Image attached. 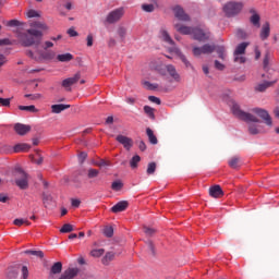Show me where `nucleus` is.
<instances>
[{"label": "nucleus", "instance_id": "obj_18", "mask_svg": "<svg viewBox=\"0 0 279 279\" xmlns=\"http://www.w3.org/2000/svg\"><path fill=\"white\" fill-rule=\"evenodd\" d=\"M174 27L177 29V32H179V34H183L184 36H189L191 34H193L194 29L191 26H184L182 24H174Z\"/></svg>", "mask_w": 279, "mask_h": 279}, {"label": "nucleus", "instance_id": "obj_40", "mask_svg": "<svg viewBox=\"0 0 279 279\" xmlns=\"http://www.w3.org/2000/svg\"><path fill=\"white\" fill-rule=\"evenodd\" d=\"M146 173L148 175H154V173H156V162H149L148 163Z\"/></svg>", "mask_w": 279, "mask_h": 279}, {"label": "nucleus", "instance_id": "obj_44", "mask_svg": "<svg viewBox=\"0 0 279 279\" xmlns=\"http://www.w3.org/2000/svg\"><path fill=\"white\" fill-rule=\"evenodd\" d=\"M236 38H240L241 40H245L247 38V33L243 31V28H239L235 33Z\"/></svg>", "mask_w": 279, "mask_h": 279}, {"label": "nucleus", "instance_id": "obj_43", "mask_svg": "<svg viewBox=\"0 0 279 279\" xmlns=\"http://www.w3.org/2000/svg\"><path fill=\"white\" fill-rule=\"evenodd\" d=\"M106 251L104 250V248H96V250H93L92 252H90V254H92V256L94 257V258H99V256H104V253H105Z\"/></svg>", "mask_w": 279, "mask_h": 279}, {"label": "nucleus", "instance_id": "obj_11", "mask_svg": "<svg viewBox=\"0 0 279 279\" xmlns=\"http://www.w3.org/2000/svg\"><path fill=\"white\" fill-rule=\"evenodd\" d=\"M170 51H172L173 53H177V56H179L180 60L183 62V64H185L186 69H192V71H195V68L193 66V64H191L189 59H186V56H184V53H182V51H180V49L172 48V49H170Z\"/></svg>", "mask_w": 279, "mask_h": 279}, {"label": "nucleus", "instance_id": "obj_56", "mask_svg": "<svg viewBox=\"0 0 279 279\" xmlns=\"http://www.w3.org/2000/svg\"><path fill=\"white\" fill-rule=\"evenodd\" d=\"M21 25V22L19 20H11L8 22L9 27H19Z\"/></svg>", "mask_w": 279, "mask_h": 279}, {"label": "nucleus", "instance_id": "obj_60", "mask_svg": "<svg viewBox=\"0 0 279 279\" xmlns=\"http://www.w3.org/2000/svg\"><path fill=\"white\" fill-rule=\"evenodd\" d=\"M22 276L24 279H27L29 276V270L27 269V266L22 267Z\"/></svg>", "mask_w": 279, "mask_h": 279}, {"label": "nucleus", "instance_id": "obj_6", "mask_svg": "<svg viewBox=\"0 0 279 279\" xmlns=\"http://www.w3.org/2000/svg\"><path fill=\"white\" fill-rule=\"evenodd\" d=\"M80 80H82V74L80 72H77L72 77H68V78L63 80L62 83H61V86L63 88H65V90L71 92V87L74 84H77L80 82Z\"/></svg>", "mask_w": 279, "mask_h": 279}, {"label": "nucleus", "instance_id": "obj_31", "mask_svg": "<svg viewBox=\"0 0 279 279\" xmlns=\"http://www.w3.org/2000/svg\"><path fill=\"white\" fill-rule=\"evenodd\" d=\"M250 22L254 27H260V15L258 14H253L250 19Z\"/></svg>", "mask_w": 279, "mask_h": 279}, {"label": "nucleus", "instance_id": "obj_51", "mask_svg": "<svg viewBox=\"0 0 279 279\" xmlns=\"http://www.w3.org/2000/svg\"><path fill=\"white\" fill-rule=\"evenodd\" d=\"M128 34V29L125 27L118 28V36L123 40Z\"/></svg>", "mask_w": 279, "mask_h": 279}, {"label": "nucleus", "instance_id": "obj_2", "mask_svg": "<svg viewBox=\"0 0 279 279\" xmlns=\"http://www.w3.org/2000/svg\"><path fill=\"white\" fill-rule=\"evenodd\" d=\"M243 8H245L243 2L230 0L223 4L222 12L227 19H234V16H239L240 12H243Z\"/></svg>", "mask_w": 279, "mask_h": 279}, {"label": "nucleus", "instance_id": "obj_23", "mask_svg": "<svg viewBox=\"0 0 279 279\" xmlns=\"http://www.w3.org/2000/svg\"><path fill=\"white\" fill-rule=\"evenodd\" d=\"M229 167L231 169H239L241 167V157L239 156H233L229 159L228 161Z\"/></svg>", "mask_w": 279, "mask_h": 279}, {"label": "nucleus", "instance_id": "obj_14", "mask_svg": "<svg viewBox=\"0 0 279 279\" xmlns=\"http://www.w3.org/2000/svg\"><path fill=\"white\" fill-rule=\"evenodd\" d=\"M193 36H194V40H199L201 43L204 40H208V38H210L209 33H205L199 28H194Z\"/></svg>", "mask_w": 279, "mask_h": 279}, {"label": "nucleus", "instance_id": "obj_47", "mask_svg": "<svg viewBox=\"0 0 279 279\" xmlns=\"http://www.w3.org/2000/svg\"><path fill=\"white\" fill-rule=\"evenodd\" d=\"M104 234L105 236H107L108 239H111V236H113L114 234V229H112V227H106L104 229Z\"/></svg>", "mask_w": 279, "mask_h": 279}, {"label": "nucleus", "instance_id": "obj_41", "mask_svg": "<svg viewBox=\"0 0 279 279\" xmlns=\"http://www.w3.org/2000/svg\"><path fill=\"white\" fill-rule=\"evenodd\" d=\"M111 189H112V191H116V192L121 191V189H123V182H121V181L112 182Z\"/></svg>", "mask_w": 279, "mask_h": 279}, {"label": "nucleus", "instance_id": "obj_54", "mask_svg": "<svg viewBox=\"0 0 279 279\" xmlns=\"http://www.w3.org/2000/svg\"><path fill=\"white\" fill-rule=\"evenodd\" d=\"M86 158H88V154H86V151H82L78 155V162L81 165H84V160H86Z\"/></svg>", "mask_w": 279, "mask_h": 279}, {"label": "nucleus", "instance_id": "obj_61", "mask_svg": "<svg viewBox=\"0 0 279 279\" xmlns=\"http://www.w3.org/2000/svg\"><path fill=\"white\" fill-rule=\"evenodd\" d=\"M108 47L110 48L117 47V39H114L113 37H110L108 40Z\"/></svg>", "mask_w": 279, "mask_h": 279}, {"label": "nucleus", "instance_id": "obj_37", "mask_svg": "<svg viewBox=\"0 0 279 279\" xmlns=\"http://www.w3.org/2000/svg\"><path fill=\"white\" fill-rule=\"evenodd\" d=\"M51 202H53V197L51 196V194H44L45 208H49V206H51Z\"/></svg>", "mask_w": 279, "mask_h": 279}, {"label": "nucleus", "instance_id": "obj_28", "mask_svg": "<svg viewBox=\"0 0 279 279\" xmlns=\"http://www.w3.org/2000/svg\"><path fill=\"white\" fill-rule=\"evenodd\" d=\"M50 274L52 275L62 274V264L60 262L54 263L50 268Z\"/></svg>", "mask_w": 279, "mask_h": 279}, {"label": "nucleus", "instance_id": "obj_39", "mask_svg": "<svg viewBox=\"0 0 279 279\" xmlns=\"http://www.w3.org/2000/svg\"><path fill=\"white\" fill-rule=\"evenodd\" d=\"M25 254H31L32 256H37L38 258H45V253H43V251L27 250L25 251Z\"/></svg>", "mask_w": 279, "mask_h": 279}, {"label": "nucleus", "instance_id": "obj_17", "mask_svg": "<svg viewBox=\"0 0 279 279\" xmlns=\"http://www.w3.org/2000/svg\"><path fill=\"white\" fill-rule=\"evenodd\" d=\"M128 206H130V203H128V201H121L117 203L113 207H111V213H123V210H128Z\"/></svg>", "mask_w": 279, "mask_h": 279}, {"label": "nucleus", "instance_id": "obj_4", "mask_svg": "<svg viewBox=\"0 0 279 279\" xmlns=\"http://www.w3.org/2000/svg\"><path fill=\"white\" fill-rule=\"evenodd\" d=\"M15 184L21 189L22 191H25L29 187V175L24 172L21 167L15 168Z\"/></svg>", "mask_w": 279, "mask_h": 279}, {"label": "nucleus", "instance_id": "obj_32", "mask_svg": "<svg viewBox=\"0 0 279 279\" xmlns=\"http://www.w3.org/2000/svg\"><path fill=\"white\" fill-rule=\"evenodd\" d=\"M269 60H271V53H269V51H267L265 53L264 61H263L264 71L269 70Z\"/></svg>", "mask_w": 279, "mask_h": 279}, {"label": "nucleus", "instance_id": "obj_10", "mask_svg": "<svg viewBox=\"0 0 279 279\" xmlns=\"http://www.w3.org/2000/svg\"><path fill=\"white\" fill-rule=\"evenodd\" d=\"M116 141L118 143H120V145H123L124 149H126V151H130V149H132V147L134 146V141H132V138L125 136V135H118L116 137Z\"/></svg>", "mask_w": 279, "mask_h": 279}, {"label": "nucleus", "instance_id": "obj_21", "mask_svg": "<svg viewBox=\"0 0 279 279\" xmlns=\"http://www.w3.org/2000/svg\"><path fill=\"white\" fill-rule=\"evenodd\" d=\"M69 108H71V105H52L51 112L52 114H60V112H64V110H69Z\"/></svg>", "mask_w": 279, "mask_h": 279}, {"label": "nucleus", "instance_id": "obj_63", "mask_svg": "<svg viewBox=\"0 0 279 279\" xmlns=\"http://www.w3.org/2000/svg\"><path fill=\"white\" fill-rule=\"evenodd\" d=\"M87 47H93V34L87 35Z\"/></svg>", "mask_w": 279, "mask_h": 279}, {"label": "nucleus", "instance_id": "obj_22", "mask_svg": "<svg viewBox=\"0 0 279 279\" xmlns=\"http://www.w3.org/2000/svg\"><path fill=\"white\" fill-rule=\"evenodd\" d=\"M276 82H278V80L260 83L255 87V90H257V93H265L266 88H270Z\"/></svg>", "mask_w": 279, "mask_h": 279}, {"label": "nucleus", "instance_id": "obj_38", "mask_svg": "<svg viewBox=\"0 0 279 279\" xmlns=\"http://www.w3.org/2000/svg\"><path fill=\"white\" fill-rule=\"evenodd\" d=\"M144 112L149 117V119H156V114H154V108L149 106H144Z\"/></svg>", "mask_w": 279, "mask_h": 279}, {"label": "nucleus", "instance_id": "obj_64", "mask_svg": "<svg viewBox=\"0 0 279 279\" xmlns=\"http://www.w3.org/2000/svg\"><path fill=\"white\" fill-rule=\"evenodd\" d=\"M68 34L69 36H71L72 38L75 36H78V34L76 33V31H74L73 28L68 29Z\"/></svg>", "mask_w": 279, "mask_h": 279}, {"label": "nucleus", "instance_id": "obj_8", "mask_svg": "<svg viewBox=\"0 0 279 279\" xmlns=\"http://www.w3.org/2000/svg\"><path fill=\"white\" fill-rule=\"evenodd\" d=\"M166 71H167L168 75H170L172 82H175L177 84L182 83V75H180V73H178V70L175 69V66L173 64L166 65Z\"/></svg>", "mask_w": 279, "mask_h": 279}, {"label": "nucleus", "instance_id": "obj_45", "mask_svg": "<svg viewBox=\"0 0 279 279\" xmlns=\"http://www.w3.org/2000/svg\"><path fill=\"white\" fill-rule=\"evenodd\" d=\"M143 86L147 90H156V88H158V84H151L149 81L144 82Z\"/></svg>", "mask_w": 279, "mask_h": 279}, {"label": "nucleus", "instance_id": "obj_62", "mask_svg": "<svg viewBox=\"0 0 279 279\" xmlns=\"http://www.w3.org/2000/svg\"><path fill=\"white\" fill-rule=\"evenodd\" d=\"M12 45L9 38L0 39V47Z\"/></svg>", "mask_w": 279, "mask_h": 279}, {"label": "nucleus", "instance_id": "obj_34", "mask_svg": "<svg viewBox=\"0 0 279 279\" xmlns=\"http://www.w3.org/2000/svg\"><path fill=\"white\" fill-rule=\"evenodd\" d=\"M14 226H17L21 228V226L25 225V226H32V222H29V220L27 219H23V218H16L13 221Z\"/></svg>", "mask_w": 279, "mask_h": 279}, {"label": "nucleus", "instance_id": "obj_36", "mask_svg": "<svg viewBox=\"0 0 279 279\" xmlns=\"http://www.w3.org/2000/svg\"><path fill=\"white\" fill-rule=\"evenodd\" d=\"M19 110L26 111V112H38V109H36V106H19Z\"/></svg>", "mask_w": 279, "mask_h": 279}, {"label": "nucleus", "instance_id": "obj_7", "mask_svg": "<svg viewBox=\"0 0 279 279\" xmlns=\"http://www.w3.org/2000/svg\"><path fill=\"white\" fill-rule=\"evenodd\" d=\"M215 49H216L215 45L205 44L203 47H194L193 54L196 57L202 56V53L208 54V53H213Z\"/></svg>", "mask_w": 279, "mask_h": 279}, {"label": "nucleus", "instance_id": "obj_1", "mask_svg": "<svg viewBox=\"0 0 279 279\" xmlns=\"http://www.w3.org/2000/svg\"><path fill=\"white\" fill-rule=\"evenodd\" d=\"M49 27L43 22L31 23V28L26 31V34L22 35L21 41L24 47H40L43 41V32H47Z\"/></svg>", "mask_w": 279, "mask_h": 279}, {"label": "nucleus", "instance_id": "obj_19", "mask_svg": "<svg viewBox=\"0 0 279 279\" xmlns=\"http://www.w3.org/2000/svg\"><path fill=\"white\" fill-rule=\"evenodd\" d=\"M159 37L161 40H163V43H167L168 45H175V43L171 38V35H169V32H167V29L165 28L160 29Z\"/></svg>", "mask_w": 279, "mask_h": 279}, {"label": "nucleus", "instance_id": "obj_12", "mask_svg": "<svg viewBox=\"0 0 279 279\" xmlns=\"http://www.w3.org/2000/svg\"><path fill=\"white\" fill-rule=\"evenodd\" d=\"M173 12H174L175 19H178L179 21H191V17L189 16V14L184 12V9H182V7L180 5L174 7Z\"/></svg>", "mask_w": 279, "mask_h": 279}, {"label": "nucleus", "instance_id": "obj_55", "mask_svg": "<svg viewBox=\"0 0 279 279\" xmlns=\"http://www.w3.org/2000/svg\"><path fill=\"white\" fill-rule=\"evenodd\" d=\"M96 167H110V162L104 159H100L98 162L95 163Z\"/></svg>", "mask_w": 279, "mask_h": 279}, {"label": "nucleus", "instance_id": "obj_48", "mask_svg": "<svg viewBox=\"0 0 279 279\" xmlns=\"http://www.w3.org/2000/svg\"><path fill=\"white\" fill-rule=\"evenodd\" d=\"M26 16L28 19H38V17H40V13H38V11H36V10H29V11H27Z\"/></svg>", "mask_w": 279, "mask_h": 279}, {"label": "nucleus", "instance_id": "obj_57", "mask_svg": "<svg viewBox=\"0 0 279 279\" xmlns=\"http://www.w3.org/2000/svg\"><path fill=\"white\" fill-rule=\"evenodd\" d=\"M148 99L151 101V104H157V106H160L161 104L160 98L156 96H149Z\"/></svg>", "mask_w": 279, "mask_h": 279}, {"label": "nucleus", "instance_id": "obj_16", "mask_svg": "<svg viewBox=\"0 0 279 279\" xmlns=\"http://www.w3.org/2000/svg\"><path fill=\"white\" fill-rule=\"evenodd\" d=\"M271 34V26L269 25V22H266L260 29L259 38L260 40H267L269 38V35Z\"/></svg>", "mask_w": 279, "mask_h": 279}, {"label": "nucleus", "instance_id": "obj_29", "mask_svg": "<svg viewBox=\"0 0 279 279\" xmlns=\"http://www.w3.org/2000/svg\"><path fill=\"white\" fill-rule=\"evenodd\" d=\"M57 60H59V62H71V60H73V54L69 52L63 54H58Z\"/></svg>", "mask_w": 279, "mask_h": 279}, {"label": "nucleus", "instance_id": "obj_52", "mask_svg": "<svg viewBox=\"0 0 279 279\" xmlns=\"http://www.w3.org/2000/svg\"><path fill=\"white\" fill-rule=\"evenodd\" d=\"M234 62H239V64H245V57H243V54H234Z\"/></svg>", "mask_w": 279, "mask_h": 279}, {"label": "nucleus", "instance_id": "obj_5", "mask_svg": "<svg viewBox=\"0 0 279 279\" xmlns=\"http://www.w3.org/2000/svg\"><path fill=\"white\" fill-rule=\"evenodd\" d=\"M123 14H125V11L123 10V8H118L108 13V15L106 16L105 23H108V25L119 23V20L123 19Z\"/></svg>", "mask_w": 279, "mask_h": 279}, {"label": "nucleus", "instance_id": "obj_49", "mask_svg": "<svg viewBox=\"0 0 279 279\" xmlns=\"http://www.w3.org/2000/svg\"><path fill=\"white\" fill-rule=\"evenodd\" d=\"M144 233L146 236H154L156 234V229L144 227Z\"/></svg>", "mask_w": 279, "mask_h": 279}, {"label": "nucleus", "instance_id": "obj_35", "mask_svg": "<svg viewBox=\"0 0 279 279\" xmlns=\"http://www.w3.org/2000/svg\"><path fill=\"white\" fill-rule=\"evenodd\" d=\"M138 162H141V156L135 155L132 157V159L130 160V167L132 169H136V167H138Z\"/></svg>", "mask_w": 279, "mask_h": 279}, {"label": "nucleus", "instance_id": "obj_13", "mask_svg": "<svg viewBox=\"0 0 279 279\" xmlns=\"http://www.w3.org/2000/svg\"><path fill=\"white\" fill-rule=\"evenodd\" d=\"M38 57L34 56V52L32 50H28L26 54L28 58H32L33 60H36L37 62H40L41 60H49V54L43 50H37Z\"/></svg>", "mask_w": 279, "mask_h": 279}, {"label": "nucleus", "instance_id": "obj_20", "mask_svg": "<svg viewBox=\"0 0 279 279\" xmlns=\"http://www.w3.org/2000/svg\"><path fill=\"white\" fill-rule=\"evenodd\" d=\"M210 197L219 198L223 195V190H221V185H214L209 189Z\"/></svg>", "mask_w": 279, "mask_h": 279}, {"label": "nucleus", "instance_id": "obj_53", "mask_svg": "<svg viewBox=\"0 0 279 279\" xmlns=\"http://www.w3.org/2000/svg\"><path fill=\"white\" fill-rule=\"evenodd\" d=\"M24 97H26V99H31L32 101H36V99H40V94H26Z\"/></svg>", "mask_w": 279, "mask_h": 279}, {"label": "nucleus", "instance_id": "obj_59", "mask_svg": "<svg viewBox=\"0 0 279 279\" xmlns=\"http://www.w3.org/2000/svg\"><path fill=\"white\" fill-rule=\"evenodd\" d=\"M215 69H217L218 71H223V69H226V65H223L221 62L216 60L215 61Z\"/></svg>", "mask_w": 279, "mask_h": 279}, {"label": "nucleus", "instance_id": "obj_46", "mask_svg": "<svg viewBox=\"0 0 279 279\" xmlns=\"http://www.w3.org/2000/svg\"><path fill=\"white\" fill-rule=\"evenodd\" d=\"M248 132L250 134H260L262 130L256 126V124H250L248 125Z\"/></svg>", "mask_w": 279, "mask_h": 279}, {"label": "nucleus", "instance_id": "obj_24", "mask_svg": "<svg viewBox=\"0 0 279 279\" xmlns=\"http://www.w3.org/2000/svg\"><path fill=\"white\" fill-rule=\"evenodd\" d=\"M32 146L29 144H16L13 148L14 154H21V151H29Z\"/></svg>", "mask_w": 279, "mask_h": 279}, {"label": "nucleus", "instance_id": "obj_42", "mask_svg": "<svg viewBox=\"0 0 279 279\" xmlns=\"http://www.w3.org/2000/svg\"><path fill=\"white\" fill-rule=\"evenodd\" d=\"M60 232H61L62 234H66V233H69V232H73V227H72V225H70V223L63 225L62 228L60 229Z\"/></svg>", "mask_w": 279, "mask_h": 279}, {"label": "nucleus", "instance_id": "obj_15", "mask_svg": "<svg viewBox=\"0 0 279 279\" xmlns=\"http://www.w3.org/2000/svg\"><path fill=\"white\" fill-rule=\"evenodd\" d=\"M14 130H15L16 134H19L20 136H25V134H27V132L32 131V126H29L27 124L17 123L14 125Z\"/></svg>", "mask_w": 279, "mask_h": 279}, {"label": "nucleus", "instance_id": "obj_27", "mask_svg": "<svg viewBox=\"0 0 279 279\" xmlns=\"http://www.w3.org/2000/svg\"><path fill=\"white\" fill-rule=\"evenodd\" d=\"M114 253L113 252H108L106 255L102 257L101 263L102 265H110L112 260H114Z\"/></svg>", "mask_w": 279, "mask_h": 279}, {"label": "nucleus", "instance_id": "obj_26", "mask_svg": "<svg viewBox=\"0 0 279 279\" xmlns=\"http://www.w3.org/2000/svg\"><path fill=\"white\" fill-rule=\"evenodd\" d=\"M146 134L150 145H158V137L155 136L154 131L149 128L146 129Z\"/></svg>", "mask_w": 279, "mask_h": 279}, {"label": "nucleus", "instance_id": "obj_50", "mask_svg": "<svg viewBox=\"0 0 279 279\" xmlns=\"http://www.w3.org/2000/svg\"><path fill=\"white\" fill-rule=\"evenodd\" d=\"M142 10L144 12H154V10H156V7L154 4H142Z\"/></svg>", "mask_w": 279, "mask_h": 279}, {"label": "nucleus", "instance_id": "obj_3", "mask_svg": "<svg viewBox=\"0 0 279 279\" xmlns=\"http://www.w3.org/2000/svg\"><path fill=\"white\" fill-rule=\"evenodd\" d=\"M231 110L234 117H238V119H241L242 121L260 123V120H258V118H256L254 114L241 110V107L238 104H233Z\"/></svg>", "mask_w": 279, "mask_h": 279}, {"label": "nucleus", "instance_id": "obj_30", "mask_svg": "<svg viewBox=\"0 0 279 279\" xmlns=\"http://www.w3.org/2000/svg\"><path fill=\"white\" fill-rule=\"evenodd\" d=\"M215 51L218 53V58H220V60H226V47L216 46Z\"/></svg>", "mask_w": 279, "mask_h": 279}, {"label": "nucleus", "instance_id": "obj_33", "mask_svg": "<svg viewBox=\"0 0 279 279\" xmlns=\"http://www.w3.org/2000/svg\"><path fill=\"white\" fill-rule=\"evenodd\" d=\"M99 177V170L95 169V168H89L87 170V178L89 180H93L94 178H98Z\"/></svg>", "mask_w": 279, "mask_h": 279}, {"label": "nucleus", "instance_id": "obj_9", "mask_svg": "<svg viewBox=\"0 0 279 279\" xmlns=\"http://www.w3.org/2000/svg\"><path fill=\"white\" fill-rule=\"evenodd\" d=\"M253 112L259 118L263 119V121L266 123V125L271 126L272 121H271V116H269V112L267 110L260 109V108H255L253 109Z\"/></svg>", "mask_w": 279, "mask_h": 279}, {"label": "nucleus", "instance_id": "obj_25", "mask_svg": "<svg viewBox=\"0 0 279 279\" xmlns=\"http://www.w3.org/2000/svg\"><path fill=\"white\" fill-rule=\"evenodd\" d=\"M247 43H241L240 45L236 46L233 56H243L245 53V49H247Z\"/></svg>", "mask_w": 279, "mask_h": 279}, {"label": "nucleus", "instance_id": "obj_58", "mask_svg": "<svg viewBox=\"0 0 279 279\" xmlns=\"http://www.w3.org/2000/svg\"><path fill=\"white\" fill-rule=\"evenodd\" d=\"M10 98H0V104L1 106H4L5 108H8L10 106Z\"/></svg>", "mask_w": 279, "mask_h": 279}]
</instances>
